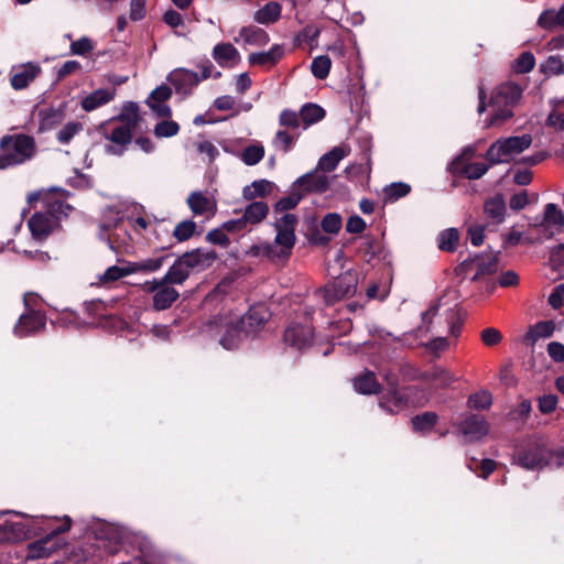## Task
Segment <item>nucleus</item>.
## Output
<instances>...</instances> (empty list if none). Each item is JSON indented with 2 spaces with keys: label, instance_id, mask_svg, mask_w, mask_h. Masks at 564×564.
Returning <instances> with one entry per match:
<instances>
[{
  "label": "nucleus",
  "instance_id": "f257e3e1",
  "mask_svg": "<svg viewBox=\"0 0 564 564\" xmlns=\"http://www.w3.org/2000/svg\"><path fill=\"white\" fill-rule=\"evenodd\" d=\"M37 153L34 137L25 133L0 138V170H8L31 161Z\"/></svg>",
  "mask_w": 564,
  "mask_h": 564
},
{
  "label": "nucleus",
  "instance_id": "f03ea898",
  "mask_svg": "<svg viewBox=\"0 0 564 564\" xmlns=\"http://www.w3.org/2000/svg\"><path fill=\"white\" fill-rule=\"evenodd\" d=\"M218 254L215 250L196 248L178 256L167 270L166 281L182 285L193 272H202L213 265Z\"/></svg>",
  "mask_w": 564,
  "mask_h": 564
},
{
  "label": "nucleus",
  "instance_id": "7ed1b4c3",
  "mask_svg": "<svg viewBox=\"0 0 564 564\" xmlns=\"http://www.w3.org/2000/svg\"><path fill=\"white\" fill-rule=\"evenodd\" d=\"M513 459L524 469L540 470L555 467L556 451L551 449L542 437H534L516 446Z\"/></svg>",
  "mask_w": 564,
  "mask_h": 564
},
{
  "label": "nucleus",
  "instance_id": "20e7f679",
  "mask_svg": "<svg viewBox=\"0 0 564 564\" xmlns=\"http://www.w3.org/2000/svg\"><path fill=\"white\" fill-rule=\"evenodd\" d=\"M522 87L513 82L500 84L491 94L489 106L492 115L489 126L502 124L514 116L513 109L522 98Z\"/></svg>",
  "mask_w": 564,
  "mask_h": 564
},
{
  "label": "nucleus",
  "instance_id": "39448f33",
  "mask_svg": "<svg viewBox=\"0 0 564 564\" xmlns=\"http://www.w3.org/2000/svg\"><path fill=\"white\" fill-rule=\"evenodd\" d=\"M61 520L63 523L59 527L51 529L44 536L26 545V561L48 558L65 545L64 540L59 535L70 530L73 520L68 516H64Z\"/></svg>",
  "mask_w": 564,
  "mask_h": 564
},
{
  "label": "nucleus",
  "instance_id": "423d86ee",
  "mask_svg": "<svg viewBox=\"0 0 564 564\" xmlns=\"http://www.w3.org/2000/svg\"><path fill=\"white\" fill-rule=\"evenodd\" d=\"M199 67L200 75L186 68L175 69L169 75V82L174 86L176 93L188 96L200 82L210 77L215 79L221 77L219 70L214 72L215 67L209 59L203 61Z\"/></svg>",
  "mask_w": 564,
  "mask_h": 564
},
{
  "label": "nucleus",
  "instance_id": "0eeeda50",
  "mask_svg": "<svg viewBox=\"0 0 564 564\" xmlns=\"http://www.w3.org/2000/svg\"><path fill=\"white\" fill-rule=\"evenodd\" d=\"M531 143L532 137L530 134L499 139L488 148L485 159L490 162V164L508 162V156L523 152Z\"/></svg>",
  "mask_w": 564,
  "mask_h": 564
},
{
  "label": "nucleus",
  "instance_id": "6e6552de",
  "mask_svg": "<svg viewBox=\"0 0 564 564\" xmlns=\"http://www.w3.org/2000/svg\"><path fill=\"white\" fill-rule=\"evenodd\" d=\"M357 286L358 275L351 271H347L319 289L318 294L323 296L325 304L330 306L345 297L355 295Z\"/></svg>",
  "mask_w": 564,
  "mask_h": 564
},
{
  "label": "nucleus",
  "instance_id": "1a4fd4ad",
  "mask_svg": "<svg viewBox=\"0 0 564 564\" xmlns=\"http://www.w3.org/2000/svg\"><path fill=\"white\" fill-rule=\"evenodd\" d=\"M207 325L215 328H225L224 335L219 339V344L226 349H235L245 336V330L240 327L238 319L232 321L227 315L218 314L212 317Z\"/></svg>",
  "mask_w": 564,
  "mask_h": 564
},
{
  "label": "nucleus",
  "instance_id": "9d476101",
  "mask_svg": "<svg viewBox=\"0 0 564 564\" xmlns=\"http://www.w3.org/2000/svg\"><path fill=\"white\" fill-rule=\"evenodd\" d=\"M46 326V315L37 308L25 311L14 325L13 333L22 338L43 330Z\"/></svg>",
  "mask_w": 564,
  "mask_h": 564
},
{
  "label": "nucleus",
  "instance_id": "9b49d317",
  "mask_svg": "<svg viewBox=\"0 0 564 564\" xmlns=\"http://www.w3.org/2000/svg\"><path fill=\"white\" fill-rule=\"evenodd\" d=\"M271 313L262 305H253L249 311L238 318L240 327L245 330V336H254L270 319Z\"/></svg>",
  "mask_w": 564,
  "mask_h": 564
},
{
  "label": "nucleus",
  "instance_id": "f8f14e48",
  "mask_svg": "<svg viewBox=\"0 0 564 564\" xmlns=\"http://www.w3.org/2000/svg\"><path fill=\"white\" fill-rule=\"evenodd\" d=\"M291 188H296L303 198L312 193L323 194L329 188V177L324 174H318L316 171L308 172L300 176Z\"/></svg>",
  "mask_w": 564,
  "mask_h": 564
},
{
  "label": "nucleus",
  "instance_id": "ddd939ff",
  "mask_svg": "<svg viewBox=\"0 0 564 564\" xmlns=\"http://www.w3.org/2000/svg\"><path fill=\"white\" fill-rule=\"evenodd\" d=\"M313 335L312 326L292 324L284 330L283 339L288 345L301 350L312 344Z\"/></svg>",
  "mask_w": 564,
  "mask_h": 564
},
{
  "label": "nucleus",
  "instance_id": "4468645a",
  "mask_svg": "<svg viewBox=\"0 0 564 564\" xmlns=\"http://www.w3.org/2000/svg\"><path fill=\"white\" fill-rule=\"evenodd\" d=\"M105 138L120 147V149H117L113 145H107L106 151L110 154L122 155L126 147L131 143L133 134L130 132L128 127L117 124L109 133L105 135Z\"/></svg>",
  "mask_w": 564,
  "mask_h": 564
},
{
  "label": "nucleus",
  "instance_id": "2eb2a0df",
  "mask_svg": "<svg viewBox=\"0 0 564 564\" xmlns=\"http://www.w3.org/2000/svg\"><path fill=\"white\" fill-rule=\"evenodd\" d=\"M460 430L473 440H479L488 433L489 425L484 416L470 414L460 423Z\"/></svg>",
  "mask_w": 564,
  "mask_h": 564
},
{
  "label": "nucleus",
  "instance_id": "dca6fc26",
  "mask_svg": "<svg viewBox=\"0 0 564 564\" xmlns=\"http://www.w3.org/2000/svg\"><path fill=\"white\" fill-rule=\"evenodd\" d=\"M186 203L191 212L196 216H202L205 214L214 216L216 213V202L209 199L202 192H192L188 195Z\"/></svg>",
  "mask_w": 564,
  "mask_h": 564
},
{
  "label": "nucleus",
  "instance_id": "f3484780",
  "mask_svg": "<svg viewBox=\"0 0 564 564\" xmlns=\"http://www.w3.org/2000/svg\"><path fill=\"white\" fill-rule=\"evenodd\" d=\"M212 55L221 67H232L240 61V54L231 43L215 45Z\"/></svg>",
  "mask_w": 564,
  "mask_h": 564
},
{
  "label": "nucleus",
  "instance_id": "a211bd4d",
  "mask_svg": "<svg viewBox=\"0 0 564 564\" xmlns=\"http://www.w3.org/2000/svg\"><path fill=\"white\" fill-rule=\"evenodd\" d=\"M41 67L34 63H28L22 66L20 72L11 75L10 84L14 90H22L26 88L41 73Z\"/></svg>",
  "mask_w": 564,
  "mask_h": 564
},
{
  "label": "nucleus",
  "instance_id": "6ab92c4d",
  "mask_svg": "<svg viewBox=\"0 0 564 564\" xmlns=\"http://www.w3.org/2000/svg\"><path fill=\"white\" fill-rule=\"evenodd\" d=\"M29 229L34 239L42 241L46 239L52 230L53 224L48 215L35 213L28 221Z\"/></svg>",
  "mask_w": 564,
  "mask_h": 564
},
{
  "label": "nucleus",
  "instance_id": "aec40b11",
  "mask_svg": "<svg viewBox=\"0 0 564 564\" xmlns=\"http://www.w3.org/2000/svg\"><path fill=\"white\" fill-rule=\"evenodd\" d=\"M408 403L406 395L401 389H387L379 400V405L393 414L402 410Z\"/></svg>",
  "mask_w": 564,
  "mask_h": 564
},
{
  "label": "nucleus",
  "instance_id": "412c9836",
  "mask_svg": "<svg viewBox=\"0 0 564 564\" xmlns=\"http://www.w3.org/2000/svg\"><path fill=\"white\" fill-rule=\"evenodd\" d=\"M173 285L164 284L153 294L152 306L155 311H165L178 300L180 293Z\"/></svg>",
  "mask_w": 564,
  "mask_h": 564
},
{
  "label": "nucleus",
  "instance_id": "4be33fe9",
  "mask_svg": "<svg viewBox=\"0 0 564 564\" xmlns=\"http://www.w3.org/2000/svg\"><path fill=\"white\" fill-rule=\"evenodd\" d=\"M283 47L274 44L267 52L251 53L248 56V62L251 66H273L283 57Z\"/></svg>",
  "mask_w": 564,
  "mask_h": 564
},
{
  "label": "nucleus",
  "instance_id": "5701e85b",
  "mask_svg": "<svg viewBox=\"0 0 564 564\" xmlns=\"http://www.w3.org/2000/svg\"><path fill=\"white\" fill-rule=\"evenodd\" d=\"M116 89L111 88H99L90 93L82 100V108L89 112L93 111L115 98Z\"/></svg>",
  "mask_w": 564,
  "mask_h": 564
},
{
  "label": "nucleus",
  "instance_id": "b1692460",
  "mask_svg": "<svg viewBox=\"0 0 564 564\" xmlns=\"http://www.w3.org/2000/svg\"><path fill=\"white\" fill-rule=\"evenodd\" d=\"M477 271L471 278V281L478 282L485 275H492L498 271L499 258L498 253L495 254H476L475 256Z\"/></svg>",
  "mask_w": 564,
  "mask_h": 564
},
{
  "label": "nucleus",
  "instance_id": "393cba45",
  "mask_svg": "<svg viewBox=\"0 0 564 564\" xmlns=\"http://www.w3.org/2000/svg\"><path fill=\"white\" fill-rule=\"evenodd\" d=\"M37 116L40 119L39 131L44 132L50 131L59 124L64 119L65 111L64 107H48L45 109H40Z\"/></svg>",
  "mask_w": 564,
  "mask_h": 564
},
{
  "label": "nucleus",
  "instance_id": "a878e982",
  "mask_svg": "<svg viewBox=\"0 0 564 564\" xmlns=\"http://www.w3.org/2000/svg\"><path fill=\"white\" fill-rule=\"evenodd\" d=\"M422 379L435 384L436 388H448L457 379L447 369L440 366H434L430 370L422 373Z\"/></svg>",
  "mask_w": 564,
  "mask_h": 564
},
{
  "label": "nucleus",
  "instance_id": "bb28decb",
  "mask_svg": "<svg viewBox=\"0 0 564 564\" xmlns=\"http://www.w3.org/2000/svg\"><path fill=\"white\" fill-rule=\"evenodd\" d=\"M275 184L268 180H257L250 185L242 188V197L246 200H254L256 198H265L274 189Z\"/></svg>",
  "mask_w": 564,
  "mask_h": 564
},
{
  "label": "nucleus",
  "instance_id": "cd10ccee",
  "mask_svg": "<svg viewBox=\"0 0 564 564\" xmlns=\"http://www.w3.org/2000/svg\"><path fill=\"white\" fill-rule=\"evenodd\" d=\"M239 37L242 39L245 44L256 46H263L270 41L269 34L256 25L242 26L239 31Z\"/></svg>",
  "mask_w": 564,
  "mask_h": 564
},
{
  "label": "nucleus",
  "instance_id": "c85d7f7f",
  "mask_svg": "<svg viewBox=\"0 0 564 564\" xmlns=\"http://www.w3.org/2000/svg\"><path fill=\"white\" fill-rule=\"evenodd\" d=\"M354 387L361 394H378L382 389L372 371H366L364 375L356 377Z\"/></svg>",
  "mask_w": 564,
  "mask_h": 564
},
{
  "label": "nucleus",
  "instance_id": "c756f323",
  "mask_svg": "<svg viewBox=\"0 0 564 564\" xmlns=\"http://www.w3.org/2000/svg\"><path fill=\"white\" fill-rule=\"evenodd\" d=\"M251 203L246 207L245 213L242 215L243 220L247 221L248 225H258L263 219L267 218L269 214V205L262 200H250Z\"/></svg>",
  "mask_w": 564,
  "mask_h": 564
},
{
  "label": "nucleus",
  "instance_id": "7c9ffc66",
  "mask_svg": "<svg viewBox=\"0 0 564 564\" xmlns=\"http://www.w3.org/2000/svg\"><path fill=\"white\" fill-rule=\"evenodd\" d=\"M281 15V4L270 1L254 12L253 19L260 24H271L279 20Z\"/></svg>",
  "mask_w": 564,
  "mask_h": 564
},
{
  "label": "nucleus",
  "instance_id": "2f4dec72",
  "mask_svg": "<svg viewBox=\"0 0 564 564\" xmlns=\"http://www.w3.org/2000/svg\"><path fill=\"white\" fill-rule=\"evenodd\" d=\"M484 212L494 221L502 223L506 214V203L502 195L488 198L484 204Z\"/></svg>",
  "mask_w": 564,
  "mask_h": 564
},
{
  "label": "nucleus",
  "instance_id": "473e14b6",
  "mask_svg": "<svg viewBox=\"0 0 564 564\" xmlns=\"http://www.w3.org/2000/svg\"><path fill=\"white\" fill-rule=\"evenodd\" d=\"M348 152L349 150L346 151L343 147L333 148L319 159L317 169L324 172H333L337 167L339 161L343 160Z\"/></svg>",
  "mask_w": 564,
  "mask_h": 564
},
{
  "label": "nucleus",
  "instance_id": "72a5a7b5",
  "mask_svg": "<svg viewBox=\"0 0 564 564\" xmlns=\"http://www.w3.org/2000/svg\"><path fill=\"white\" fill-rule=\"evenodd\" d=\"M275 230L276 235L274 243L280 249V254L283 257V260H288L296 242L295 232H292L291 230H281L280 228Z\"/></svg>",
  "mask_w": 564,
  "mask_h": 564
},
{
  "label": "nucleus",
  "instance_id": "f704fd0d",
  "mask_svg": "<svg viewBox=\"0 0 564 564\" xmlns=\"http://www.w3.org/2000/svg\"><path fill=\"white\" fill-rule=\"evenodd\" d=\"M381 242L375 237H370L368 235L362 238V241L358 247V253L368 263H370L375 258L379 257L381 254Z\"/></svg>",
  "mask_w": 564,
  "mask_h": 564
},
{
  "label": "nucleus",
  "instance_id": "c9c22d12",
  "mask_svg": "<svg viewBox=\"0 0 564 564\" xmlns=\"http://www.w3.org/2000/svg\"><path fill=\"white\" fill-rule=\"evenodd\" d=\"M438 415L435 412H424L411 419L412 429L416 433H427L436 425Z\"/></svg>",
  "mask_w": 564,
  "mask_h": 564
},
{
  "label": "nucleus",
  "instance_id": "e433bc0d",
  "mask_svg": "<svg viewBox=\"0 0 564 564\" xmlns=\"http://www.w3.org/2000/svg\"><path fill=\"white\" fill-rule=\"evenodd\" d=\"M325 115L324 108L313 102L305 104L300 110L301 120L304 122L305 128L321 121Z\"/></svg>",
  "mask_w": 564,
  "mask_h": 564
},
{
  "label": "nucleus",
  "instance_id": "4c0bfd02",
  "mask_svg": "<svg viewBox=\"0 0 564 564\" xmlns=\"http://www.w3.org/2000/svg\"><path fill=\"white\" fill-rule=\"evenodd\" d=\"M459 241V231L448 228L438 234L437 246L442 251L454 252Z\"/></svg>",
  "mask_w": 564,
  "mask_h": 564
},
{
  "label": "nucleus",
  "instance_id": "58836bf2",
  "mask_svg": "<svg viewBox=\"0 0 564 564\" xmlns=\"http://www.w3.org/2000/svg\"><path fill=\"white\" fill-rule=\"evenodd\" d=\"M543 223L546 226H551L556 228L557 230H562L564 227V214L557 207L556 204L549 203L544 208V218Z\"/></svg>",
  "mask_w": 564,
  "mask_h": 564
},
{
  "label": "nucleus",
  "instance_id": "ea45409f",
  "mask_svg": "<svg viewBox=\"0 0 564 564\" xmlns=\"http://www.w3.org/2000/svg\"><path fill=\"white\" fill-rule=\"evenodd\" d=\"M467 467L479 477L486 479L496 470L497 463L490 458H485L480 462L476 458H470L467 463Z\"/></svg>",
  "mask_w": 564,
  "mask_h": 564
},
{
  "label": "nucleus",
  "instance_id": "a19ab883",
  "mask_svg": "<svg viewBox=\"0 0 564 564\" xmlns=\"http://www.w3.org/2000/svg\"><path fill=\"white\" fill-rule=\"evenodd\" d=\"M554 330L555 324L553 321H541L529 329L527 333V339L535 341L539 338H547L553 335Z\"/></svg>",
  "mask_w": 564,
  "mask_h": 564
},
{
  "label": "nucleus",
  "instance_id": "79ce46f5",
  "mask_svg": "<svg viewBox=\"0 0 564 564\" xmlns=\"http://www.w3.org/2000/svg\"><path fill=\"white\" fill-rule=\"evenodd\" d=\"M303 199V194H301L296 188H292L291 193L280 198L273 206L275 214H281L288 210L295 208L299 203Z\"/></svg>",
  "mask_w": 564,
  "mask_h": 564
},
{
  "label": "nucleus",
  "instance_id": "37998d69",
  "mask_svg": "<svg viewBox=\"0 0 564 564\" xmlns=\"http://www.w3.org/2000/svg\"><path fill=\"white\" fill-rule=\"evenodd\" d=\"M250 253L254 257H263L269 260H283V257L280 254V249L276 247L274 242L254 245L251 247Z\"/></svg>",
  "mask_w": 564,
  "mask_h": 564
},
{
  "label": "nucleus",
  "instance_id": "c03bdc74",
  "mask_svg": "<svg viewBox=\"0 0 564 564\" xmlns=\"http://www.w3.org/2000/svg\"><path fill=\"white\" fill-rule=\"evenodd\" d=\"M332 59L328 55H319L313 58L311 72L317 79H325L330 72Z\"/></svg>",
  "mask_w": 564,
  "mask_h": 564
},
{
  "label": "nucleus",
  "instance_id": "a18cd8bd",
  "mask_svg": "<svg viewBox=\"0 0 564 564\" xmlns=\"http://www.w3.org/2000/svg\"><path fill=\"white\" fill-rule=\"evenodd\" d=\"M196 229L197 226L195 221L191 219L182 220L175 226L173 230V237L178 242H184L191 239L195 234H197Z\"/></svg>",
  "mask_w": 564,
  "mask_h": 564
},
{
  "label": "nucleus",
  "instance_id": "49530a36",
  "mask_svg": "<svg viewBox=\"0 0 564 564\" xmlns=\"http://www.w3.org/2000/svg\"><path fill=\"white\" fill-rule=\"evenodd\" d=\"M264 156V148L261 143L248 145L242 151L240 158L246 165L258 164Z\"/></svg>",
  "mask_w": 564,
  "mask_h": 564
},
{
  "label": "nucleus",
  "instance_id": "de8ad7c7",
  "mask_svg": "<svg viewBox=\"0 0 564 564\" xmlns=\"http://www.w3.org/2000/svg\"><path fill=\"white\" fill-rule=\"evenodd\" d=\"M299 135L300 133L294 135L288 130H278L273 138V145L282 150L284 153H288L293 148Z\"/></svg>",
  "mask_w": 564,
  "mask_h": 564
},
{
  "label": "nucleus",
  "instance_id": "09e8293b",
  "mask_svg": "<svg viewBox=\"0 0 564 564\" xmlns=\"http://www.w3.org/2000/svg\"><path fill=\"white\" fill-rule=\"evenodd\" d=\"M411 192V186L403 182H395L384 187L386 200L395 202L406 196Z\"/></svg>",
  "mask_w": 564,
  "mask_h": 564
},
{
  "label": "nucleus",
  "instance_id": "8fccbe9b",
  "mask_svg": "<svg viewBox=\"0 0 564 564\" xmlns=\"http://www.w3.org/2000/svg\"><path fill=\"white\" fill-rule=\"evenodd\" d=\"M468 404L476 410H487L492 404V394L486 390L476 392L469 397Z\"/></svg>",
  "mask_w": 564,
  "mask_h": 564
},
{
  "label": "nucleus",
  "instance_id": "3c124183",
  "mask_svg": "<svg viewBox=\"0 0 564 564\" xmlns=\"http://www.w3.org/2000/svg\"><path fill=\"white\" fill-rule=\"evenodd\" d=\"M180 132V124L173 120H162L154 127V134L158 138H171Z\"/></svg>",
  "mask_w": 564,
  "mask_h": 564
},
{
  "label": "nucleus",
  "instance_id": "603ef678",
  "mask_svg": "<svg viewBox=\"0 0 564 564\" xmlns=\"http://www.w3.org/2000/svg\"><path fill=\"white\" fill-rule=\"evenodd\" d=\"M343 226V219L337 213H328L326 214L322 221L321 227L327 234H337Z\"/></svg>",
  "mask_w": 564,
  "mask_h": 564
},
{
  "label": "nucleus",
  "instance_id": "864d4df0",
  "mask_svg": "<svg viewBox=\"0 0 564 564\" xmlns=\"http://www.w3.org/2000/svg\"><path fill=\"white\" fill-rule=\"evenodd\" d=\"M301 116L300 113L291 110V109H283L280 112L279 116V123L280 126L284 127L285 129L295 130L299 129L301 126Z\"/></svg>",
  "mask_w": 564,
  "mask_h": 564
},
{
  "label": "nucleus",
  "instance_id": "5fc2aeb1",
  "mask_svg": "<svg viewBox=\"0 0 564 564\" xmlns=\"http://www.w3.org/2000/svg\"><path fill=\"white\" fill-rule=\"evenodd\" d=\"M80 122H68L57 132V141L61 144H68L70 140L82 130Z\"/></svg>",
  "mask_w": 564,
  "mask_h": 564
},
{
  "label": "nucleus",
  "instance_id": "6e6d98bb",
  "mask_svg": "<svg viewBox=\"0 0 564 564\" xmlns=\"http://www.w3.org/2000/svg\"><path fill=\"white\" fill-rule=\"evenodd\" d=\"M535 66V57L531 52H523L516 59L514 69L519 74L531 72Z\"/></svg>",
  "mask_w": 564,
  "mask_h": 564
},
{
  "label": "nucleus",
  "instance_id": "4d7b16f0",
  "mask_svg": "<svg viewBox=\"0 0 564 564\" xmlns=\"http://www.w3.org/2000/svg\"><path fill=\"white\" fill-rule=\"evenodd\" d=\"M492 164H486L482 162L468 163L463 171V176L468 180H479L482 177Z\"/></svg>",
  "mask_w": 564,
  "mask_h": 564
},
{
  "label": "nucleus",
  "instance_id": "13d9d810",
  "mask_svg": "<svg viewBox=\"0 0 564 564\" xmlns=\"http://www.w3.org/2000/svg\"><path fill=\"white\" fill-rule=\"evenodd\" d=\"M541 68L545 74L564 75V61L560 55H551Z\"/></svg>",
  "mask_w": 564,
  "mask_h": 564
},
{
  "label": "nucleus",
  "instance_id": "bf43d9fd",
  "mask_svg": "<svg viewBox=\"0 0 564 564\" xmlns=\"http://www.w3.org/2000/svg\"><path fill=\"white\" fill-rule=\"evenodd\" d=\"M205 239L207 242L223 248H227L231 243L223 226L208 231Z\"/></svg>",
  "mask_w": 564,
  "mask_h": 564
},
{
  "label": "nucleus",
  "instance_id": "052dcab7",
  "mask_svg": "<svg viewBox=\"0 0 564 564\" xmlns=\"http://www.w3.org/2000/svg\"><path fill=\"white\" fill-rule=\"evenodd\" d=\"M130 118H142L140 115V107L134 101H126L120 113L113 117L111 121H123Z\"/></svg>",
  "mask_w": 564,
  "mask_h": 564
},
{
  "label": "nucleus",
  "instance_id": "680f3d73",
  "mask_svg": "<svg viewBox=\"0 0 564 564\" xmlns=\"http://www.w3.org/2000/svg\"><path fill=\"white\" fill-rule=\"evenodd\" d=\"M23 523V527H25L26 530L25 531V539H32V538H35V536H39L41 535L46 529L42 525L41 521L39 518H34V517H29V518H25L23 521H21Z\"/></svg>",
  "mask_w": 564,
  "mask_h": 564
},
{
  "label": "nucleus",
  "instance_id": "e2e57ef3",
  "mask_svg": "<svg viewBox=\"0 0 564 564\" xmlns=\"http://www.w3.org/2000/svg\"><path fill=\"white\" fill-rule=\"evenodd\" d=\"M170 258V254L161 256L158 258H149L138 261L140 272H155L162 268L164 262Z\"/></svg>",
  "mask_w": 564,
  "mask_h": 564
},
{
  "label": "nucleus",
  "instance_id": "0e129e2a",
  "mask_svg": "<svg viewBox=\"0 0 564 564\" xmlns=\"http://www.w3.org/2000/svg\"><path fill=\"white\" fill-rule=\"evenodd\" d=\"M172 96V90L167 85H161L151 91L150 96L147 99V105L152 102L164 104Z\"/></svg>",
  "mask_w": 564,
  "mask_h": 564
},
{
  "label": "nucleus",
  "instance_id": "69168bd1",
  "mask_svg": "<svg viewBox=\"0 0 564 564\" xmlns=\"http://www.w3.org/2000/svg\"><path fill=\"white\" fill-rule=\"evenodd\" d=\"M532 410L531 401L523 399L516 408L510 410L508 416L510 420L525 421Z\"/></svg>",
  "mask_w": 564,
  "mask_h": 564
},
{
  "label": "nucleus",
  "instance_id": "338daca9",
  "mask_svg": "<svg viewBox=\"0 0 564 564\" xmlns=\"http://www.w3.org/2000/svg\"><path fill=\"white\" fill-rule=\"evenodd\" d=\"M25 527H23V523L21 521L13 522L7 520V531L8 535L10 538V543H15L25 539Z\"/></svg>",
  "mask_w": 564,
  "mask_h": 564
},
{
  "label": "nucleus",
  "instance_id": "774afa93",
  "mask_svg": "<svg viewBox=\"0 0 564 564\" xmlns=\"http://www.w3.org/2000/svg\"><path fill=\"white\" fill-rule=\"evenodd\" d=\"M480 338L484 345L494 347L501 343L502 334L497 328L487 327L481 330Z\"/></svg>",
  "mask_w": 564,
  "mask_h": 564
}]
</instances>
